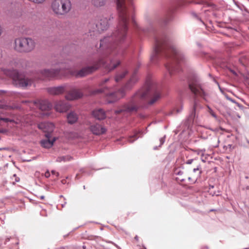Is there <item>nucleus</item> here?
<instances>
[{"label":"nucleus","mask_w":249,"mask_h":249,"mask_svg":"<svg viewBox=\"0 0 249 249\" xmlns=\"http://www.w3.org/2000/svg\"><path fill=\"white\" fill-rule=\"evenodd\" d=\"M163 56L169 60L165 67L170 75L178 72L179 65L183 61V56L174 46L169 43L165 36L161 35L155 38V46L150 56L151 61L156 63Z\"/></svg>","instance_id":"obj_1"},{"label":"nucleus","mask_w":249,"mask_h":249,"mask_svg":"<svg viewBox=\"0 0 249 249\" xmlns=\"http://www.w3.org/2000/svg\"><path fill=\"white\" fill-rule=\"evenodd\" d=\"M146 89L139 90L132 97L131 101L128 104L124 105L121 108L116 110V114L123 113L125 115L135 112L138 109V105L147 98H150L149 104L152 105L160 97V90L155 86L151 85L150 83L147 84Z\"/></svg>","instance_id":"obj_2"},{"label":"nucleus","mask_w":249,"mask_h":249,"mask_svg":"<svg viewBox=\"0 0 249 249\" xmlns=\"http://www.w3.org/2000/svg\"><path fill=\"white\" fill-rule=\"evenodd\" d=\"M118 24L116 30H127L129 17L133 10L131 0H116Z\"/></svg>","instance_id":"obj_3"},{"label":"nucleus","mask_w":249,"mask_h":249,"mask_svg":"<svg viewBox=\"0 0 249 249\" xmlns=\"http://www.w3.org/2000/svg\"><path fill=\"white\" fill-rule=\"evenodd\" d=\"M138 80V77L136 75V72L135 71L131 75L130 79L125 85L123 88L119 89L118 91L107 94L108 97V103H112L121 98H123L125 95L124 89H130L133 86Z\"/></svg>","instance_id":"obj_4"},{"label":"nucleus","mask_w":249,"mask_h":249,"mask_svg":"<svg viewBox=\"0 0 249 249\" xmlns=\"http://www.w3.org/2000/svg\"><path fill=\"white\" fill-rule=\"evenodd\" d=\"M0 71L13 79V84L17 87H26L29 83V80L22 74L19 73L16 70H1Z\"/></svg>","instance_id":"obj_5"},{"label":"nucleus","mask_w":249,"mask_h":249,"mask_svg":"<svg viewBox=\"0 0 249 249\" xmlns=\"http://www.w3.org/2000/svg\"><path fill=\"white\" fill-rule=\"evenodd\" d=\"M51 8L54 14L63 16L71 11V3L70 0H54L52 3Z\"/></svg>","instance_id":"obj_6"},{"label":"nucleus","mask_w":249,"mask_h":249,"mask_svg":"<svg viewBox=\"0 0 249 249\" xmlns=\"http://www.w3.org/2000/svg\"><path fill=\"white\" fill-rule=\"evenodd\" d=\"M90 33H95L96 34L106 30L108 27V20L106 18H101L100 21L95 24L94 22H90L88 25Z\"/></svg>","instance_id":"obj_7"},{"label":"nucleus","mask_w":249,"mask_h":249,"mask_svg":"<svg viewBox=\"0 0 249 249\" xmlns=\"http://www.w3.org/2000/svg\"><path fill=\"white\" fill-rule=\"evenodd\" d=\"M27 38H18L15 40V49L19 52H26L30 50L29 41Z\"/></svg>","instance_id":"obj_8"},{"label":"nucleus","mask_w":249,"mask_h":249,"mask_svg":"<svg viewBox=\"0 0 249 249\" xmlns=\"http://www.w3.org/2000/svg\"><path fill=\"white\" fill-rule=\"evenodd\" d=\"M70 107V105L64 100L57 101L54 104V109L59 113L66 112L69 110Z\"/></svg>","instance_id":"obj_9"},{"label":"nucleus","mask_w":249,"mask_h":249,"mask_svg":"<svg viewBox=\"0 0 249 249\" xmlns=\"http://www.w3.org/2000/svg\"><path fill=\"white\" fill-rule=\"evenodd\" d=\"M189 86L191 91L196 95L202 96L204 93L196 80L189 82Z\"/></svg>","instance_id":"obj_10"},{"label":"nucleus","mask_w":249,"mask_h":249,"mask_svg":"<svg viewBox=\"0 0 249 249\" xmlns=\"http://www.w3.org/2000/svg\"><path fill=\"white\" fill-rule=\"evenodd\" d=\"M83 94L79 89H72L68 92L65 95V98L67 100L72 101L78 99L83 96Z\"/></svg>","instance_id":"obj_11"},{"label":"nucleus","mask_w":249,"mask_h":249,"mask_svg":"<svg viewBox=\"0 0 249 249\" xmlns=\"http://www.w3.org/2000/svg\"><path fill=\"white\" fill-rule=\"evenodd\" d=\"M34 105L42 111L50 110L52 107L51 103L48 100H37L35 101Z\"/></svg>","instance_id":"obj_12"},{"label":"nucleus","mask_w":249,"mask_h":249,"mask_svg":"<svg viewBox=\"0 0 249 249\" xmlns=\"http://www.w3.org/2000/svg\"><path fill=\"white\" fill-rule=\"evenodd\" d=\"M37 127L45 134H50V136H51V133L53 131L54 125L53 123L50 122H43L37 124Z\"/></svg>","instance_id":"obj_13"},{"label":"nucleus","mask_w":249,"mask_h":249,"mask_svg":"<svg viewBox=\"0 0 249 249\" xmlns=\"http://www.w3.org/2000/svg\"><path fill=\"white\" fill-rule=\"evenodd\" d=\"M65 86L50 87L47 89V92L52 95H59L66 91Z\"/></svg>","instance_id":"obj_14"},{"label":"nucleus","mask_w":249,"mask_h":249,"mask_svg":"<svg viewBox=\"0 0 249 249\" xmlns=\"http://www.w3.org/2000/svg\"><path fill=\"white\" fill-rule=\"evenodd\" d=\"M45 136L46 139L41 141L40 144L42 147L49 148L53 146V142L56 141V139L55 137L52 138L49 133L45 134Z\"/></svg>","instance_id":"obj_15"},{"label":"nucleus","mask_w":249,"mask_h":249,"mask_svg":"<svg viewBox=\"0 0 249 249\" xmlns=\"http://www.w3.org/2000/svg\"><path fill=\"white\" fill-rule=\"evenodd\" d=\"M90 130L93 134L96 135H102L107 131V129L104 126L98 124L90 125Z\"/></svg>","instance_id":"obj_16"},{"label":"nucleus","mask_w":249,"mask_h":249,"mask_svg":"<svg viewBox=\"0 0 249 249\" xmlns=\"http://www.w3.org/2000/svg\"><path fill=\"white\" fill-rule=\"evenodd\" d=\"M201 174V171L200 168V165H197L196 168H194L193 169V175L191 177H188L189 180L192 183H195L198 177L200 176Z\"/></svg>","instance_id":"obj_17"},{"label":"nucleus","mask_w":249,"mask_h":249,"mask_svg":"<svg viewBox=\"0 0 249 249\" xmlns=\"http://www.w3.org/2000/svg\"><path fill=\"white\" fill-rule=\"evenodd\" d=\"M59 72L58 70H44L42 72V74L46 77L49 78H53L56 76Z\"/></svg>","instance_id":"obj_18"},{"label":"nucleus","mask_w":249,"mask_h":249,"mask_svg":"<svg viewBox=\"0 0 249 249\" xmlns=\"http://www.w3.org/2000/svg\"><path fill=\"white\" fill-rule=\"evenodd\" d=\"M92 115L98 120H103L106 117L105 112L102 109H97L93 110Z\"/></svg>","instance_id":"obj_19"},{"label":"nucleus","mask_w":249,"mask_h":249,"mask_svg":"<svg viewBox=\"0 0 249 249\" xmlns=\"http://www.w3.org/2000/svg\"><path fill=\"white\" fill-rule=\"evenodd\" d=\"M67 120L69 124H73L78 120V116L74 112L71 111L67 115Z\"/></svg>","instance_id":"obj_20"},{"label":"nucleus","mask_w":249,"mask_h":249,"mask_svg":"<svg viewBox=\"0 0 249 249\" xmlns=\"http://www.w3.org/2000/svg\"><path fill=\"white\" fill-rule=\"evenodd\" d=\"M200 107H201L199 105V104H198V103L197 102V101L196 100H195L194 107H193V112L189 117V119H190L191 120V121H193V120L195 117L196 111L197 110L198 108H200Z\"/></svg>","instance_id":"obj_21"},{"label":"nucleus","mask_w":249,"mask_h":249,"mask_svg":"<svg viewBox=\"0 0 249 249\" xmlns=\"http://www.w3.org/2000/svg\"><path fill=\"white\" fill-rule=\"evenodd\" d=\"M128 73V71L126 70H124L121 73H119L116 74L115 77V80L116 82H120L122 79H123L125 75Z\"/></svg>","instance_id":"obj_22"},{"label":"nucleus","mask_w":249,"mask_h":249,"mask_svg":"<svg viewBox=\"0 0 249 249\" xmlns=\"http://www.w3.org/2000/svg\"><path fill=\"white\" fill-rule=\"evenodd\" d=\"M107 0H91L92 4L96 7H101L104 6Z\"/></svg>","instance_id":"obj_23"},{"label":"nucleus","mask_w":249,"mask_h":249,"mask_svg":"<svg viewBox=\"0 0 249 249\" xmlns=\"http://www.w3.org/2000/svg\"><path fill=\"white\" fill-rule=\"evenodd\" d=\"M72 157L70 156H62L58 157L56 159L57 162H61L62 161H70L72 159Z\"/></svg>","instance_id":"obj_24"},{"label":"nucleus","mask_w":249,"mask_h":249,"mask_svg":"<svg viewBox=\"0 0 249 249\" xmlns=\"http://www.w3.org/2000/svg\"><path fill=\"white\" fill-rule=\"evenodd\" d=\"M11 179L13 180V184H15L16 182H18L19 181V178L17 177L16 174L13 175Z\"/></svg>","instance_id":"obj_25"},{"label":"nucleus","mask_w":249,"mask_h":249,"mask_svg":"<svg viewBox=\"0 0 249 249\" xmlns=\"http://www.w3.org/2000/svg\"><path fill=\"white\" fill-rule=\"evenodd\" d=\"M208 112L214 118H216V115L215 113L213 112V111L208 106Z\"/></svg>","instance_id":"obj_26"},{"label":"nucleus","mask_w":249,"mask_h":249,"mask_svg":"<svg viewBox=\"0 0 249 249\" xmlns=\"http://www.w3.org/2000/svg\"><path fill=\"white\" fill-rule=\"evenodd\" d=\"M137 139L138 137H137L136 134L130 137L128 140L130 142H133L135 140H137Z\"/></svg>","instance_id":"obj_27"},{"label":"nucleus","mask_w":249,"mask_h":249,"mask_svg":"<svg viewBox=\"0 0 249 249\" xmlns=\"http://www.w3.org/2000/svg\"><path fill=\"white\" fill-rule=\"evenodd\" d=\"M195 152L197 153V155H200L201 156H204V153L205 152V149H201V150H196Z\"/></svg>","instance_id":"obj_28"},{"label":"nucleus","mask_w":249,"mask_h":249,"mask_svg":"<svg viewBox=\"0 0 249 249\" xmlns=\"http://www.w3.org/2000/svg\"><path fill=\"white\" fill-rule=\"evenodd\" d=\"M0 120H2L3 121H4L5 122H13V120H12V119H8V118H1L0 119Z\"/></svg>","instance_id":"obj_29"},{"label":"nucleus","mask_w":249,"mask_h":249,"mask_svg":"<svg viewBox=\"0 0 249 249\" xmlns=\"http://www.w3.org/2000/svg\"><path fill=\"white\" fill-rule=\"evenodd\" d=\"M165 136H164L161 138H160V144L159 145V146H161L164 142H165Z\"/></svg>","instance_id":"obj_30"},{"label":"nucleus","mask_w":249,"mask_h":249,"mask_svg":"<svg viewBox=\"0 0 249 249\" xmlns=\"http://www.w3.org/2000/svg\"><path fill=\"white\" fill-rule=\"evenodd\" d=\"M101 92H105V89H99L96 90L93 92V93H101Z\"/></svg>","instance_id":"obj_31"},{"label":"nucleus","mask_w":249,"mask_h":249,"mask_svg":"<svg viewBox=\"0 0 249 249\" xmlns=\"http://www.w3.org/2000/svg\"><path fill=\"white\" fill-rule=\"evenodd\" d=\"M183 109V107L181 106L178 108H177L174 110V111H176L177 113L180 112Z\"/></svg>","instance_id":"obj_32"},{"label":"nucleus","mask_w":249,"mask_h":249,"mask_svg":"<svg viewBox=\"0 0 249 249\" xmlns=\"http://www.w3.org/2000/svg\"><path fill=\"white\" fill-rule=\"evenodd\" d=\"M227 99L229 100H230L231 102H232V103H234L236 104L238 107H240V104L236 102L235 101H234V100L232 99L231 98L228 97Z\"/></svg>","instance_id":"obj_33"},{"label":"nucleus","mask_w":249,"mask_h":249,"mask_svg":"<svg viewBox=\"0 0 249 249\" xmlns=\"http://www.w3.org/2000/svg\"><path fill=\"white\" fill-rule=\"evenodd\" d=\"M52 174L53 175H54L56 177H58V176H59V173L54 170L52 171Z\"/></svg>","instance_id":"obj_34"},{"label":"nucleus","mask_w":249,"mask_h":249,"mask_svg":"<svg viewBox=\"0 0 249 249\" xmlns=\"http://www.w3.org/2000/svg\"><path fill=\"white\" fill-rule=\"evenodd\" d=\"M194 161H195V160L194 159H190V160H188L187 161H186V163L187 164H190L191 163H193V162H194Z\"/></svg>","instance_id":"obj_35"},{"label":"nucleus","mask_w":249,"mask_h":249,"mask_svg":"<svg viewBox=\"0 0 249 249\" xmlns=\"http://www.w3.org/2000/svg\"><path fill=\"white\" fill-rule=\"evenodd\" d=\"M44 175H45L46 178H49L50 176V172L48 170H47L45 173Z\"/></svg>","instance_id":"obj_36"},{"label":"nucleus","mask_w":249,"mask_h":249,"mask_svg":"<svg viewBox=\"0 0 249 249\" xmlns=\"http://www.w3.org/2000/svg\"><path fill=\"white\" fill-rule=\"evenodd\" d=\"M109 80V78L105 79L101 84L100 86H103L104 83H107Z\"/></svg>","instance_id":"obj_37"},{"label":"nucleus","mask_w":249,"mask_h":249,"mask_svg":"<svg viewBox=\"0 0 249 249\" xmlns=\"http://www.w3.org/2000/svg\"><path fill=\"white\" fill-rule=\"evenodd\" d=\"M45 0H33V1L36 3H41L43 2Z\"/></svg>","instance_id":"obj_38"},{"label":"nucleus","mask_w":249,"mask_h":249,"mask_svg":"<svg viewBox=\"0 0 249 249\" xmlns=\"http://www.w3.org/2000/svg\"><path fill=\"white\" fill-rule=\"evenodd\" d=\"M36 196H37L38 198H40V199L42 200L44 198V196L43 195H40V196H37L36 195H35Z\"/></svg>","instance_id":"obj_39"},{"label":"nucleus","mask_w":249,"mask_h":249,"mask_svg":"<svg viewBox=\"0 0 249 249\" xmlns=\"http://www.w3.org/2000/svg\"><path fill=\"white\" fill-rule=\"evenodd\" d=\"M204 155L201 156V159L202 161L205 162H206V157H205V158H204Z\"/></svg>","instance_id":"obj_40"},{"label":"nucleus","mask_w":249,"mask_h":249,"mask_svg":"<svg viewBox=\"0 0 249 249\" xmlns=\"http://www.w3.org/2000/svg\"><path fill=\"white\" fill-rule=\"evenodd\" d=\"M176 174L178 175H182L183 174V172L181 171H178L176 172Z\"/></svg>","instance_id":"obj_41"},{"label":"nucleus","mask_w":249,"mask_h":249,"mask_svg":"<svg viewBox=\"0 0 249 249\" xmlns=\"http://www.w3.org/2000/svg\"><path fill=\"white\" fill-rule=\"evenodd\" d=\"M177 179L180 181H183L184 180V178L182 177L180 178H177Z\"/></svg>","instance_id":"obj_42"},{"label":"nucleus","mask_w":249,"mask_h":249,"mask_svg":"<svg viewBox=\"0 0 249 249\" xmlns=\"http://www.w3.org/2000/svg\"><path fill=\"white\" fill-rule=\"evenodd\" d=\"M132 21L133 22V23H134L135 25H136V22H135V20H134V17H133V16H132Z\"/></svg>","instance_id":"obj_43"},{"label":"nucleus","mask_w":249,"mask_h":249,"mask_svg":"<svg viewBox=\"0 0 249 249\" xmlns=\"http://www.w3.org/2000/svg\"><path fill=\"white\" fill-rule=\"evenodd\" d=\"M2 27H1V26L0 25V36H1V34H2Z\"/></svg>","instance_id":"obj_44"},{"label":"nucleus","mask_w":249,"mask_h":249,"mask_svg":"<svg viewBox=\"0 0 249 249\" xmlns=\"http://www.w3.org/2000/svg\"><path fill=\"white\" fill-rule=\"evenodd\" d=\"M1 56H2L1 51V50H0V58L1 57Z\"/></svg>","instance_id":"obj_45"},{"label":"nucleus","mask_w":249,"mask_h":249,"mask_svg":"<svg viewBox=\"0 0 249 249\" xmlns=\"http://www.w3.org/2000/svg\"><path fill=\"white\" fill-rule=\"evenodd\" d=\"M135 239H136V240H138V236H136L135 237Z\"/></svg>","instance_id":"obj_46"},{"label":"nucleus","mask_w":249,"mask_h":249,"mask_svg":"<svg viewBox=\"0 0 249 249\" xmlns=\"http://www.w3.org/2000/svg\"><path fill=\"white\" fill-rule=\"evenodd\" d=\"M231 72H232L234 74L236 75V73L235 71H231Z\"/></svg>","instance_id":"obj_47"},{"label":"nucleus","mask_w":249,"mask_h":249,"mask_svg":"<svg viewBox=\"0 0 249 249\" xmlns=\"http://www.w3.org/2000/svg\"><path fill=\"white\" fill-rule=\"evenodd\" d=\"M215 211V210H213V209H212V210H211L210 211V212H213V211Z\"/></svg>","instance_id":"obj_48"},{"label":"nucleus","mask_w":249,"mask_h":249,"mask_svg":"<svg viewBox=\"0 0 249 249\" xmlns=\"http://www.w3.org/2000/svg\"><path fill=\"white\" fill-rule=\"evenodd\" d=\"M9 107L10 108H13V107H11V106H10V107Z\"/></svg>","instance_id":"obj_49"},{"label":"nucleus","mask_w":249,"mask_h":249,"mask_svg":"<svg viewBox=\"0 0 249 249\" xmlns=\"http://www.w3.org/2000/svg\"><path fill=\"white\" fill-rule=\"evenodd\" d=\"M194 16L196 17V14H194Z\"/></svg>","instance_id":"obj_50"}]
</instances>
